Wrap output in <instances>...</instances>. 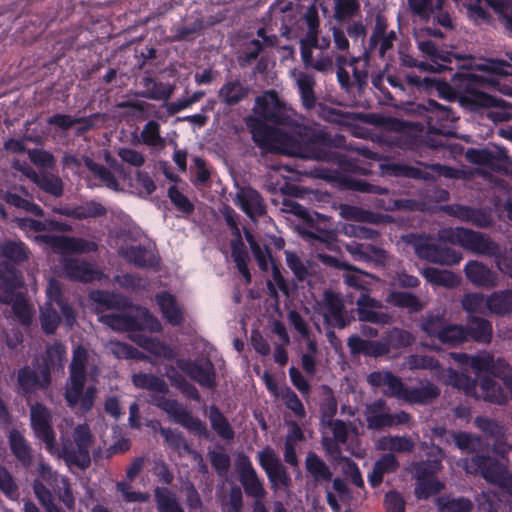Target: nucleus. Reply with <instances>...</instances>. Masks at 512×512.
<instances>
[{"instance_id":"obj_14","label":"nucleus","mask_w":512,"mask_h":512,"mask_svg":"<svg viewBox=\"0 0 512 512\" xmlns=\"http://www.w3.org/2000/svg\"><path fill=\"white\" fill-rule=\"evenodd\" d=\"M30 426L35 438L45 445V449L50 454L58 452L53 415L49 408L39 402L32 404L30 406Z\"/></svg>"},{"instance_id":"obj_8","label":"nucleus","mask_w":512,"mask_h":512,"mask_svg":"<svg viewBox=\"0 0 512 512\" xmlns=\"http://www.w3.org/2000/svg\"><path fill=\"white\" fill-rule=\"evenodd\" d=\"M418 49L430 60V63L418 61L411 56L406 55L402 58V64L407 67H418L422 71H431L441 73L443 71H452L453 68L448 66L453 60H462L463 57L452 51L440 49L431 40H418Z\"/></svg>"},{"instance_id":"obj_45","label":"nucleus","mask_w":512,"mask_h":512,"mask_svg":"<svg viewBox=\"0 0 512 512\" xmlns=\"http://www.w3.org/2000/svg\"><path fill=\"white\" fill-rule=\"evenodd\" d=\"M154 498L158 512H185L175 493L167 487H156Z\"/></svg>"},{"instance_id":"obj_19","label":"nucleus","mask_w":512,"mask_h":512,"mask_svg":"<svg viewBox=\"0 0 512 512\" xmlns=\"http://www.w3.org/2000/svg\"><path fill=\"white\" fill-rule=\"evenodd\" d=\"M35 239L50 246L55 251L61 252L87 253L95 252L98 249V245L93 241L65 235L41 234L37 235Z\"/></svg>"},{"instance_id":"obj_31","label":"nucleus","mask_w":512,"mask_h":512,"mask_svg":"<svg viewBox=\"0 0 512 512\" xmlns=\"http://www.w3.org/2000/svg\"><path fill=\"white\" fill-rule=\"evenodd\" d=\"M428 456L429 458L426 460L412 463V472L416 480L435 478V474L442 469L443 451L441 448L432 447Z\"/></svg>"},{"instance_id":"obj_46","label":"nucleus","mask_w":512,"mask_h":512,"mask_svg":"<svg viewBox=\"0 0 512 512\" xmlns=\"http://www.w3.org/2000/svg\"><path fill=\"white\" fill-rule=\"evenodd\" d=\"M479 388L481 390V397L484 401L495 404H503L506 402V395L494 378L488 375H483L479 381Z\"/></svg>"},{"instance_id":"obj_42","label":"nucleus","mask_w":512,"mask_h":512,"mask_svg":"<svg viewBox=\"0 0 512 512\" xmlns=\"http://www.w3.org/2000/svg\"><path fill=\"white\" fill-rule=\"evenodd\" d=\"M386 302L392 306L407 309L410 313L419 312L424 307L415 294L406 291L390 292L386 297Z\"/></svg>"},{"instance_id":"obj_20","label":"nucleus","mask_w":512,"mask_h":512,"mask_svg":"<svg viewBox=\"0 0 512 512\" xmlns=\"http://www.w3.org/2000/svg\"><path fill=\"white\" fill-rule=\"evenodd\" d=\"M304 219L306 227L301 231L304 238L327 246H331L337 241L336 231L327 226L328 217L315 212L313 215L307 214Z\"/></svg>"},{"instance_id":"obj_41","label":"nucleus","mask_w":512,"mask_h":512,"mask_svg":"<svg viewBox=\"0 0 512 512\" xmlns=\"http://www.w3.org/2000/svg\"><path fill=\"white\" fill-rule=\"evenodd\" d=\"M486 305L493 314L499 316L512 313V289L494 291L487 297Z\"/></svg>"},{"instance_id":"obj_24","label":"nucleus","mask_w":512,"mask_h":512,"mask_svg":"<svg viewBox=\"0 0 512 512\" xmlns=\"http://www.w3.org/2000/svg\"><path fill=\"white\" fill-rule=\"evenodd\" d=\"M120 256L129 264L142 269H158L159 258L142 245H130L121 248Z\"/></svg>"},{"instance_id":"obj_57","label":"nucleus","mask_w":512,"mask_h":512,"mask_svg":"<svg viewBox=\"0 0 512 512\" xmlns=\"http://www.w3.org/2000/svg\"><path fill=\"white\" fill-rule=\"evenodd\" d=\"M436 504L440 512H471L473 503L466 497L437 499Z\"/></svg>"},{"instance_id":"obj_16","label":"nucleus","mask_w":512,"mask_h":512,"mask_svg":"<svg viewBox=\"0 0 512 512\" xmlns=\"http://www.w3.org/2000/svg\"><path fill=\"white\" fill-rule=\"evenodd\" d=\"M177 367L191 380L201 387L214 390L217 386L216 369L209 358L205 359H178Z\"/></svg>"},{"instance_id":"obj_53","label":"nucleus","mask_w":512,"mask_h":512,"mask_svg":"<svg viewBox=\"0 0 512 512\" xmlns=\"http://www.w3.org/2000/svg\"><path fill=\"white\" fill-rule=\"evenodd\" d=\"M448 382L452 386L462 390L467 396H476L479 380L471 376L455 370H450L448 374Z\"/></svg>"},{"instance_id":"obj_39","label":"nucleus","mask_w":512,"mask_h":512,"mask_svg":"<svg viewBox=\"0 0 512 512\" xmlns=\"http://www.w3.org/2000/svg\"><path fill=\"white\" fill-rule=\"evenodd\" d=\"M208 418L211 428L221 439L226 441H231L234 439L235 431L233 427L229 423L227 417L216 405L213 404L209 407Z\"/></svg>"},{"instance_id":"obj_51","label":"nucleus","mask_w":512,"mask_h":512,"mask_svg":"<svg viewBox=\"0 0 512 512\" xmlns=\"http://www.w3.org/2000/svg\"><path fill=\"white\" fill-rule=\"evenodd\" d=\"M415 443L408 436H386L379 440L380 450H389L397 453H410L414 450Z\"/></svg>"},{"instance_id":"obj_47","label":"nucleus","mask_w":512,"mask_h":512,"mask_svg":"<svg viewBox=\"0 0 512 512\" xmlns=\"http://www.w3.org/2000/svg\"><path fill=\"white\" fill-rule=\"evenodd\" d=\"M18 227L24 231L43 232V231H67L68 225L56 220H47L43 222L33 218H19L17 219Z\"/></svg>"},{"instance_id":"obj_32","label":"nucleus","mask_w":512,"mask_h":512,"mask_svg":"<svg viewBox=\"0 0 512 512\" xmlns=\"http://www.w3.org/2000/svg\"><path fill=\"white\" fill-rule=\"evenodd\" d=\"M305 469L307 475L313 482L323 485L332 481L333 472L328 464L314 451H309L305 458Z\"/></svg>"},{"instance_id":"obj_52","label":"nucleus","mask_w":512,"mask_h":512,"mask_svg":"<svg viewBox=\"0 0 512 512\" xmlns=\"http://www.w3.org/2000/svg\"><path fill=\"white\" fill-rule=\"evenodd\" d=\"M107 209L101 203L96 201H88L82 205L72 208L67 215L78 220L87 218H97L106 215Z\"/></svg>"},{"instance_id":"obj_63","label":"nucleus","mask_w":512,"mask_h":512,"mask_svg":"<svg viewBox=\"0 0 512 512\" xmlns=\"http://www.w3.org/2000/svg\"><path fill=\"white\" fill-rule=\"evenodd\" d=\"M141 141L143 144L156 147L164 144V139L160 135V124L155 120H149L141 131Z\"/></svg>"},{"instance_id":"obj_23","label":"nucleus","mask_w":512,"mask_h":512,"mask_svg":"<svg viewBox=\"0 0 512 512\" xmlns=\"http://www.w3.org/2000/svg\"><path fill=\"white\" fill-rule=\"evenodd\" d=\"M236 205L251 219L266 214V204L261 194L254 188H242L235 199Z\"/></svg>"},{"instance_id":"obj_48","label":"nucleus","mask_w":512,"mask_h":512,"mask_svg":"<svg viewBox=\"0 0 512 512\" xmlns=\"http://www.w3.org/2000/svg\"><path fill=\"white\" fill-rule=\"evenodd\" d=\"M143 86L147 88V91L141 93L140 96L157 101L169 100L174 91V86L163 82H156L152 77L143 78Z\"/></svg>"},{"instance_id":"obj_5","label":"nucleus","mask_w":512,"mask_h":512,"mask_svg":"<svg viewBox=\"0 0 512 512\" xmlns=\"http://www.w3.org/2000/svg\"><path fill=\"white\" fill-rule=\"evenodd\" d=\"M466 469L470 473L480 474L486 482L512 496V473L496 458L478 452L470 458Z\"/></svg>"},{"instance_id":"obj_38","label":"nucleus","mask_w":512,"mask_h":512,"mask_svg":"<svg viewBox=\"0 0 512 512\" xmlns=\"http://www.w3.org/2000/svg\"><path fill=\"white\" fill-rule=\"evenodd\" d=\"M456 359L463 366H468L471 368L479 381L483 375H488L490 367H492L493 364V355L488 352L473 356L460 353L456 355Z\"/></svg>"},{"instance_id":"obj_18","label":"nucleus","mask_w":512,"mask_h":512,"mask_svg":"<svg viewBox=\"0 0 512 512\" xmlns=\"http://www.w3.org/2000/svg\"><path fill=\"white\" fill-rule=\"evenodd\" d=\"M393 47L394 44L386 40L383 36L376 40L374 46L371 45V38H369L362 55L352 58L350 64L354 66V80L359 89H362L367 84L368 67L370 64L371 54L377 50L379 57L381 59H385L387 53L392 50Z\"/></svg>"},{"instance_id":"obj_9","label":"nucleus","mask_w":512,"mask_h":512,"mask_svg":"<svg viewBox=\"0 0 512 512\" xmlns=\"http://www.w3.org/2000/svg\"><path fill=\"white\" fill-rule=\"evenodd\" d=\"M151 403L166 412L173 422L181 425L195 436L206 440L211 438L206 423L193 416L191 411L176 399L158 395L152 398Z\"/></svg>"},{"instance_id":"obj_33","label":"nucleus","mask_w":512,"mask_h":512,"mask_svg":"<svg viewBox=\"0 0 512 512\" xmlns=\"http://www.w3.org/2000/svg\"><path fill=\"white\" fill-rule=\"evenodd\" d=\"M250 93L249 86L243 84L239 79L226 81L218 90L219 101L226 106H235L241 103Z\"/></svg>"},{"instance_id":"obj_22","label":"nucleus","mask_w":512,"mask_h":512,"mask_svg":"<svg viewBox=\"0 0 512 512\" xmlns=\"http://www.w3.org/2000/svg\"><path fill=\"white\" fill-rule=\"evenodd\" d=\"M445 212L460 221L471 223L478 228H489L493 225L490 212L462 204H451L444 208Z\"/></svg>"},{"instance_id":"obj_61","label":"nucleus","mask_w":512,"mask_h":512,"mask_svg":"<svg viewBox=\"0 0 512 512\" xmlns=\"http://www.w3.org/2000/svg\"><path fill=\"white\" fill-rule=\"evenodd\" d=\"M444 489V484L436 478L417 480L415 495L418 499H428Z\"/></svg>"},{"instance_id":"obj_21","label":"nucleus","mask_w":512,"mask_h":512,"mask_svg":"<svg viewBox=\"0 0 512 512\" xmlns=\"http://www.w3.org/2000/svg\"><path fill=\"white\" fill-rule=\"evenodd\" d=\"M357 315L361 322H369L377 325H389L393 322V316L377 309L383 305L379 300L370 297V295H360L356 300Z\"/></svg>"},{"instance_id":"obj_59","label":"nucleus","mask_w":512,"mask_h":512,"mask_svg":"<svg viewBox=\"0 0 512 512\" xmlns=\"http://www.w3.org/2000/svg\"><path fill=\"white\" fill-rule=\"evenodd\" d=\"M285 259L288 268L298 281H304L309 275L310 261H303L295 252L286 251Z\"/></svg>"},{"instance_id":"obj_10","label":"nucleus","mask_w":512,"mask_h":512,"mask_svg":"<svg viewBox=\"0 0 512 512\" xmlns=\"http://www.w3.org/2000/svg\"><path fill=\"white\" fill-rule=\"evenodd\" d=\"M405 241L414 248L415 254L422 260L439 265H456L462 260V253L452 247L430 243L422 235L410 233Z\"/></svg>"},{"instance_id":"obj_35","label":"nucleus","mask_w":512,"mask_h":512,"mask_svg":"<svg viewBox=\"0 0 512 512\" xmlns=\"http://www.w3.org/2000/svg\"><path fill=\"white\" fill-rule=\"evenodd\" d=\"M24 174L42 191L56 198L62 196L63 182L59 176L48 172L36 173L32 169L25 171Z\"/></svg>"},{"instance_id":"obj_29","label":"nucleus","mask_w":512,"mask_h":512,"mask_svg":"<svg viewBox=\"0 0 512 512\" xmlns=\"http://www.w3.org/2000/svg\"><path fill=\"white\" fill-rule=\"evenodd\" d=\"M155 300L163 318L170 325L180 326L184 322L183 309L177 303V299L173 294L167 291H162L156 294Z\"/></svg>"},{"instance_id":"obj_27","label":"nucleus","mask_w":512,"mask_h":512,"mask_svg":"<svg viewBox=\"0 0 512 512\" xmlns=\"http://www.w3.org/2000/svg\"><path fill=\"white\" fill-rule=\"evenodd\" d=\"M239 480L248 496L254 498H262L264 496L263 484L247 456H244L239 463Z\"/></svg>"},{"instance_id":"obj_6","label":"nucleus","mask_w":512,"mask_h":512,"mask_svg":"<svg viewBox=\"0 0 512 512\" xmlns=\"http://www.w3.org/2000/svg\"><path fill=\"white\" fill-rule=\"evenodd\" d=\"M101 323L109 326L115 331L139 332L149 330L159 332L162 329L161 322L149 309L137 306L135 314H104L99 317Z\"/></svg>"},{"instance_id":"obj_3","label":"nucleus","mask_w":512,"mask_h":512,"mask_svg":"<svg viewBox=\"0 0 512 512\" xmlns=\"http://www.w3.org/2000/svg\"><path fill=\"white\" fill-rule=\"evenodd\" d=\"M414 341L415 338L409 331L394 328L382 341L363 339L353 334L348 338L347 346L352 355L378 358L389 354L392 347H409Z\"/></svg>"},{"instance_id":"obj_25","label":"nucleus","mask_w":512,"mask_h":512,"mask_svg":"<svg viewBox=\"0 0 512 512\" xmlns=\"http://www.w3.org/2000/svg\"><path fill=\"white\" fill-rule=\"evenodd\" d=\"M464 273L467 280L477 287L493 288L498 283L496 272L477 260L468 261Z\"/></svg>"},{"instance_id":"obj_17","label":"nucleus","mask_w":512,"mask_h":512,"mask_svg":"<svg viewBox=\"0 0 512 512\" xmlns=\"http://www.w3.org/2000/svg\"><path fill=\"white\" fill-rule=\"evenodd\" d=\"M386 402L377 399L366 408L367 428L370 430H381L386 427H393L408 424L412 416L406 411H399L394 414L383 413Z\"/></svg>"},{"instance_id":"obj_13","label":"nucleus","mask_w":512,"mask_h":512,"mask_svg":"<svg viewBox=\"0 0 512 512\" xmlns=\"http://www.w3.org/2000/svg\"><path fill=\"white\" fill-rule=\"evenodd\" d=\"M256 113L265 123L291 127L294 125L292 109L279 98L274 90L267 91L256 98Z\"/></svg>"},{"instance_id":"obj_26","label":"nucleus","mask_w":512,"mask_h":512,"mask_svg":"<svg viewBox=\"0 0 512 512\" xmlns=\"http://www.w3.org/2000/svg\"><path fill=\"white\" fill-rule=\"evenodd\" d=\"M8 444L12 455L20 465L29 469L34 462V451L25 436L17 429H12L8 434Z\"/></svg>"},{"instance_id":"obj_34","label":"nucleus","mask_w":512,"mask_h":512,"mask_svg":"<svg viewBox=\"0 0 512 512\" xmlns=\"http://www.w3.org/2000/svg\"><path fill=\"white\" fill-rule=\"evenodd\" d=\"M5 289L4 299L6 304H11L12 312L15 318L22 325H30L32 322V312L26 296L22 292H14V290Z\"/></svg>"},{"instance_id":"obj_1","label":"nucleus","mask_w":512,"mask_h":512,"mask_svg":"<svg viewBox=\"0 0 512 512\" xmlns=\"http://www.w3.org/2000/svg\"><path fill=\"white\" fill-rule=\"evenodd\" d=\"M252 140L263 153H282L290 156L321 161L336 158L334 148L339 147L342 137L336 139L325 130L303 128L300 139L289 136L281 129L267 125L261 119L248 122Z\"/></svg>"},{"instance_id":"obj_44","label":"nucleus","mask_w":512,"mask_h":512,"mask_svg":"<svg viewBox=\"0 0 512 512\" xmlns=\"http://www.w3.org/2000/svg\"><path fill=\"white\" fill-rule=\"evenodd\" d=\"M296 83L303 107L307 110L313 109L317 102L314 77L307 73H300Z\"/></svg>"},{"instance_id":"obj_37","label":"nucleus","mask_w":512,"mask_h":512,"mask_svg":"<svg viewBox=\"0 0 512 512\" xmlns=\"http://www.w3.org/2000/svg\"><path fill=\"white\" fill-rule=\"evenodd\" d=\"M439 387L431 382H426L420 387H407L404 401L409 404L427 405L439 397Z\"/></svg>"},{"instance_id":"obj_28","label":"nucleus","mask_w":512,"mask_h":512,"mask_svg":"<svg viewBox=\"0 0 512 512\" xmlns=\"http://www.w3.org/2000/svg\"><path fill=\"white\" fill-rule=\"evenodd\" d=\"M325 322L339 329L345 328L349 324L348 318L344 315V304L341 297L332 292L324 293Z\"/></svg>"},{"instance_id":"obj_36","label":"nucleus","mask_w":512,"mask_h":512,"mask_svg":"<svg viewBox=\"0 0 512 512\" xmlns=\"http://www.w3.org/2000/svg\"><path fill=\"white\" fill-rule=\"evenodd\" d=\"M466 341L473 340L488 344L492 340L493 328L490 321L481 317H472L464 326Z\"/></svg>"},{"instance_id":"obj_40","label":"nucleus","mask_w":512,"mask_h":512,"mask_svg":"<svg viewBox=\"0 0 512 512\" xmlns=\"http://www.w3.org/2000/svg\"><path fill=\"white\" fill-rule=\"evenodd\" d=\"M361 16L360 0H333V19L341 24Z\"/></svg>"},{"instance_id":"obj_30","label":"nucleus","mask_w":512,"mask_h":512,"mask_svg":"<svg viewBox=\"0 0 512 512\" xmlns=\"http://www.w3.org/2000/svg\"><path fill=\"white\" fill-rule=\"evenodd\" d=\"M62 269L65 276L73 281L89 283L96 279V270L85 260L64 258Z\"/></svg>"},{"instance_id":"obj_62","label":"nucleus","mask_w":512,"mask_h":512,"mask_svg":"<svg viewBox=\"0 0 512 512\" xmlns=\"http://www.w3.org/2000/svg\"><path fill=\"white\" fill-rule=\"evenodd\" d=\"M476 427L481 430L486 436L491 437L495 440L502 439L505 431L502 425L496 420L488 417L478 416L474 421Z\"/></svg>"},{"instance_id":"obj_7","label":"nucleus","mask_w":512,"mask_h":512,"mask_svg":"<svg viewBox=\"0 0 512 512\" xmlns=\"http://www.w3.org/2000/svg\"><path fill=\"white\" fill-rule=\"evenodd\" d=\"M443 238L477 255L494 257L500 254V246L487 235L468 228L456 227L446 230Z\"/></svg>"},{"instance_id":"obj_12","label":"nucleus","mask_w":512,"mask_h":512,"mask_svg":"<svg viewBox=\"0 0 512 512\" xmlns=\"http://www.w3.org/2000/svg\"><path fill=\"white\" fill-rule=\"evenodd\" d=\"M88 351L82 345H77L73 349L72 359L69 365L70 385L64 393L65 401L70 408L78 405L79 397L85 387L87 377Z\"/></svg>"},{"instance_id":"obj_60","label":"nucleus","mask_w":512,"mask_h":512,"mask_svg":"<svg viewBox=\"0 0 512 512\" xmlns=\"http://www.w3.org/2000/svg\"><path fill=\"white\" fill-rule=\"evenodd\" d=\"M204 28V20L202 18H197L192 23L176 27L173 40L192 41L204 30Z\"/></svg>"},{"instance_id":"obj_56","label":"nucleus","mask_w":512,"mask_h":512,"mask_svg":"<svg viewBox=\"0 0 512 512\" xmlns=\"http://www.w3.org/2000/svg\"><path fill=\"white\" fill-rule=\"evenodd\" d=\"M60 322L61 317L57 309L51 303H46L40 312V323L43 332L47 335L54 334Z\"/></svg>"},{"instance_id":"obj_50","label":"nucleus","mask_w":512,"mask_h":512,"mask_svg":"<svg viewBox=\"0 0 512 512\" xmlns=\"http://www.w3.org/2000/svg\"><path fill=\"white\" fill-rule=\"evenodd\" d=\"M302 19L307 26L304 43H308L309 45H316L318 43L320 27L318 8L315 5H310L304 12Z\"/></svg>"},{"instance_id":"obj_4","label":"nucleus","mask_w":512,"mask_h":512,"mask_svg":"<svg viewBox=\"0 0 512 512\" xmlns=\"http://www.w3.org/2000/svg\"><path fill=\"white\" fill-rule=\"evenodd\" d=\"M4 261L0 263V286L15 290L22 285L23 276L15 265L22 264L29 258V249L22 241L6 240L0 247Z\"/></svg>"},{"instance_id":"obj_2","label":"nucleus","mask_w":512,"mask_h":512,"mask_svg":"<svg viewBox=\"0 0 512 512\" xmlns=\"http://www.w3.org/2000/svg\"><path fill=\"white\" fill-rule=\"evenodd\" d=\"M459 68L460 71L455 72L451 76V83L432 77L430 90L435 89L439 95L447 99L459 94L462 100L469 103L471 106L495 105L496 101L491 95L478 90V87L492 80L472 73L470 69L464 65L459 66Z\"/></svg>"},{"instance_id":"obj_11","label":"nucleus","mask_w":512,"mask_h":512,"mask_svg":"<svg viewBox=\"0 0 512 512\" xmlns=\"http://www.w3.org/2000/svg\"><path fill=\"white\" fill-rule=\"evenodd\" d=\"M92 442L93 436L89 426L86 424L78 425L74 429L73 441L66 440L63 442L60 456L66 463L86 469L91 463L89 449Z\"/></svg>"},{"instance_id":"obj_55","label":"nucleus","mask_w":512,"mask_h":512,"mask_svg":"<svg viewBox=\"0 0 512 512\" xmlns=\"http://www.w3.org/2000/svg\"><path fill=\"white\" fill-rule=\"evenodd\" d=\"M133 341H135L140 347L153 355H163L168 359L172 358V349L168 345L156 339L145 335H138L137 337L133 338Z\"/></svg>"},{"instance_id":"obj_49","label":"nucleus","mask_w":512,"mask_h":512,"mask_svg":"<svg viewBox=\"0 0 512 512\" xmlns=\"http://www.w3.org/2000/svg\"><path fill=\"white\" fill-rule=\"evenodd\" d=\"M422 275L432 285L453 288L458 284L456 275L451 271L426 267L422 270Z\"/></svg>"},{"instance_id":"obj_15","label":"nucleus","mask_w":512,"mask_h":512,"mask_svg":"<svg viewBox=\"0 0 512 512\" xmlns=\"http://www.w3.org/2000/svg\"><path fill=\"white\" fill-rule=\"evenodd\" d=\"M51 384L50 368L47 364L37 373L30 366L25 365L17 371L15 392L23 397H31L38 390H44Z\"/></svg>"},{"instance_id":"obj_54","label":"nucleus","mask_w":512,"mask_h":512,"mask_svg":"<svg viewBox=\"0 0 512 512\" xmlns=\"http://www.w3.org/2000/svg\"><path fill=\"white\" fill-rule=\"evenodd\" d=\"M91 299L104 309H121L126 307V300L119 294L97 290L91 293Z\"/></svg>"},{"instance_id":"obj_43","label":"nucleus","mask_w":512,"mask_h":512,"mask_svg":"<svg viewBox=\"0 0 512 512\" xmlns=\"http://www.w3.org/2000/svg\"><path fill=\"white\" fill-rule=\"evenodd\" d=\"M132 384L138 389H145L152 392L167 394L169 387L167 383L152 373H135L131 378Z\"/></svg>"},{"instance_id":"obj_58","label":"nucleus","mask_w":512,"mask_h":512,"mask_svg":"<svg viewBox=\"0 0 512 512\" xmlns=\"http://www.w3.org/2000/svg\"><path fill=\"white\" fill-rule=\"evenodd\" d=\"M349 271L351 273H348L344 276V283L347 286L360 291V295H369L371 290V282L367 280V278L370 276V274L364 273L355 267Z\"/></svg>"},{"instance_id":"obj_64","label":"nucleus","mask_w":512,"mask_h":512,"mask_svg":"<svg viewBox=\"0 0 512 512\" xmlns=\"http://www.w3.org/2000/svg\"><path fill=\"white\" fill-rule=\"evenodd\" d=\"M438 340L450 346L462 344L466 341L464 326L455 324L445 325Z\"/></svg>"}]
</instances>
